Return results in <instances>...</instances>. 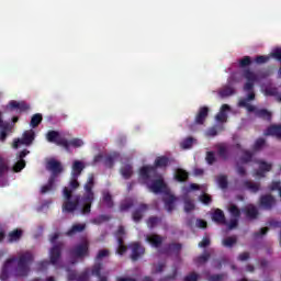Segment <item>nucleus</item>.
Segmentation results:
<instances>
[{"instance_id":"9b49d317","label":"nucleus","mask_w":281,"mask_h":281,"mask_svg":"<svg viewBox=\"0 0 281 281\" xmlns=\"http://www.w3.org/2000/svg\"><path fill=\"white\" fill-rule=\"evenodd\" d=\"M168 186L166 184V181L162 180V178H158L154 180L149 186L148 189L154 194H161L162 192H166Z\"/></svg>"},{"instance_id":"dca6fc26","label":"nucleus","mask_w":281,"mask_h":281,"mask_svg":"<svg viewBox=\"0 0 281 281\" xmlns=\"http://www.w3.org/2000/svg\"><path fill=\"white\" fill-rule=\"evenodd\" d=\"M259 169L256 170L255 176L256 177H265L266 172H271V168H273V165L265 161V160H258L257 161Z\"/></svg>"},{"instance_id":"ea45409f","label":"nucleus","mask_w":281,"mask_h":281,"mask_svg":"<svg viewBox=\"0 0 281 281\" xmlns=\"http://www.w3.org/2000/svg\"><path fill=\"white\" fill-rule=\"evenodd\" d=\"M238 106H243L244 109H247L248 113H256V106L251 105L247 102V99H241L238 103Z\"/></svg>"},{"instance_id":"a19ab883","label":"nucleus","mask_w":281,"mask_h":281,"mask_svg":"<svg viewBox=\"0 0 281 281\" xmlns=\"http://www.w3.org/2000/svg\"><path fill=\"white\" fill-rule=\"evenodd\" d=\"M236 243H238V238L236 236H231V237H226L225 239H223L222 245L224 247H234V245H236Z\"/></svg>"},{"instance_id":"69168bd1","label":"nucleus","mask_w":281,"mask_h":281,"mask_svg":"<svg viewBox=\"0 0 281 281\" xmlns=\"http://www.w3.org/2000/svg\"><path fill=\"white\" fill-rule=\"evenodd\" d=\"M268 232H269V227H262L260 232L254 233V238H260V236L267 235Z\"/></svg>"},{"instance_id":"b1692460","label":"nucleus","mask_w":281,"mask_h":281,"mask_svg":"<svg viewBox=\"0 0 281 281\" xmlns=\"http://www.w3.org/2000/svg\"><path fill=\"white\" fill-rule=\"evenodd\" d=\"M265 135H271L277 139H281V125H271L270 127L267 128V131L265 132Z\"/></svg>"},{"instance_id":"1a4fd4ad","label":"nucleus","mask_w":281,"mask_h":281,"mask_svg":"<svg viewBox=\"0 0 281 281\" xmlns=\"http://www.w3.org/2000/svg\"><path fill=\"white\" fill-rule=\"evenodd\" d=\"M244 78L247 80V82L244 85V91H254V82H258V75L250 69H246L244 70Z\"/></svg>"},{"instance_id":"5fc2aeb1","label":"nucleus","mask_w":281,"mask_h":281,"mask_svg":"<svg viewBox=\"0 0 281 281\" xmlns=\"http://www.w3.org/2000/svg\"><path fill=\"white\" fill-rule=\"evenodd\" d=\"M133 205V201L123 202L120 205V212H128Z\"/></svg>"},{"instance_id":"37998d69","label":"nucleus","mask_w":281,"mask_h":281,"mask_svg":"<svg viewBox=\"0 0 281 281\" xmlns=\"http://www.w3.org/2000/svg\"><path fill=\"white\" fill-rule=\"evenodd\" d=\"M254 159V153L249 150H244L240 157L241 164H249Z\"/></svg>"},{"instance_id":"3c124183","label":"nucleus","mask_w":281,"mask_h":281,"mask_svg":"<svg viewBox=\"0 0 281 281\" xmlns=\"http://www.w3.org/2000/svg\"><path fill=\"white\" fill-rule=\"evenodd\" d=\"M200 201L204 205H210V203H212V195H210L207 193H203L200 195Z\"/></svg>"},{"instance_id":"6e6d98bb","label":"nucleus","mask_w":281,"mask_h":281,"mask_svg":"<svg viewBox=\"0 0 281 281\" xmlns=\"http://www.w3.org/2000/svg\"><path fill=\"white\" fill-rule=\"evenodd\" d=\"M265 93L267 95H278V98H280L278 88H276V87H268V88H266L265 89Z\"/></svg>"},{"instance_id":"bf43d9fd","label":"nucleus","mask_w":281,"mask_h":281,"mask_svg":"<svg viewBox=\"0 0 281 281\" xmlns=\"http://www.w3.org/2000/svg\"><path fill=\"white\" fill-rule=\"evenodd\" d=\"M182 247L183 246L181 244H177V243H171L168 245L169 251H177V254H179V251H181Z\"/></svg>"},{"instance_id":"c03bdc74","label":"nucleus","mask_w":281,"mask_h":281,"mask_svg":"<svg viewBox=\"0 0 281 281\" xmlns=\"http://www.w3.org/2000/svg\"><path fill=\"white\" fill-rule=\"evenodd\" d=\"M210 258V252H204L203 255H200L199 257L195 258V265H205V262H207Z\"/></svg>"},{"instance_id":"a211bd4d","label":"nucleus","mask_w":281,"mask_h":281,"mask_svg":"<svg viewBox=\"0 0 281 281\" xmlns=\"http://www.w3.org/2000/svg\"><path fill=\"white\" fill-rule=\"evenodd\" d=\"M212 221L217 223V225H227V220L225 218V213L221 209H216L212 214Z\"/></svg>"},{"instance_id":"79ce46f5","label":"nucleus","mask_w":281,"mask_h":281,"mask_svg":"<svg viewBox=\"0 0 281 281\" xmlns=\"http://www.w3.org/2000/svg\"><path fill=\"white\" fill-rule=\"evenodd\" d=\"M228 212L232 218H240V209L236 204H231L228 207Z\"/></svg>"},{"instance_id":"7c9ffc66","label":"nucleus","mask_w":281,"mask_h":281,"mask_svg":"<svg viewBox=\"0 0 281 281\" xmlns=\"http://www.w3.org/2000/svg\"><path fill=\"white\" fill-rule=\"evenodd\" d=\"M183 201H184V212L187 214H190V212H193V210H195L196 205H194V201H192V199H190L189 196H184Z\"/></svg>"},{"instance_id":"4d7b16f0","label":"nucleus","mask_w":281,"mask_h":281,"mask_svg":"<svg viewBox=\"0 0 281 281\" xmlns=\"http://www.w3.org/2000/svg\"><path fill=\"white\" fill-rule=\"evenodd\" d=\"M223 280H225V273L211 274L207 278V281H223Z\"/></svg>"},{"instance_id":"4be33fe9","label":"nucleus","mask_w":281,"mask_h":281,"mask_svg":"<svg viewBox=\"0 0 281 281\" xmlns=\"http://www.w3.org/2000/svg\"><path fill=\"white\" fill-rule=\"evenodd\" d=\"M244 213L247 218H250V221H254L258 218V207H256L254 204H249L244 209Z\"/></svg>"},{"instance_id":"9d476101","label":"nucleus","mask_w":281,"mask_h":281,"mask_svg":"<svg viewBox=\"0 0 281 281\" xmlns=\"http://www.w3.org/2000/svg\"><path fill=\"white\" fill-rule=\"evenodd\" d=\"M46 169L52 172L50 177H54V179H56V177H58V175L63 172V164L52 158L46 162Z\"/></svg>"},{"instance_id":"de8ad7c7","label":"nucleus","mask_w":281,"mask_h":281,"mask_svg":"<svg viewBox=\"0 0 281 281\" xmlns=\"http://www.w3.org/2000/svg\"><path fill=\"white\" fill-rule=\"evenodd\" d=\"M271 55L267 56V55H259L255 58V63L257 65H265L266 63H269V60H271Z\"/></svg>"},{"instance_id":"2eb2a0df","label":"nucleus","mask_w":281,"mask_h":281,"mask_svg":"<svg viewBox=\"0 0 281 281\" xmlns=\"http://www.w3.org/2000/svg\"><path fill=\"white\" fill-rule=\"evenodd\" d=\"M209 115H210V108H207L206 105L201 106L194 119L195 124H200V125L205 124V120H207Z\"/></svg>"},{"instance_id":"864d4df0","label":"nucleus","mask_w":281,"mask_h":281,"mask_svg":"<svg viewBox=\"0 0 281 281\" xmlns=\"http://www.w3.org/2000/svg\"><path fill=\"white\" fill-rule=\"evenodd\" d=\"M205 159L209 166H213V164L216 161V156L214 155V151H207Z\"/></svg>"},{"instance_id":"c85d7f7f","label":"nucleus","mask_w":281,"mask_h":281,"mask_svg":"<svg viewBox=\"0 0 281 281\" xmlns=\"http://www.w3.org/2000/svg\"><path fill=\"white\" fill-rule=\"evenodd\" d=\"M121 175L123 179H131L133 177V165L127 164L121 167Z\"/></svg>"},{"instance_id":"bb28decb","label":"nucleus","mask_w":281,"mask_h":281,"mask_svg":"<svg viewBox=\"0 0 281 281\" xmlns=\"http://www.w3.org/2000/svg\"><path fill=\"white\" fill-rule=\"evenodd\" d=\"M176 201H177V198L175 195H168V196L164 198V203H165L167 212H172V210H175Z\"/></svg>"},{"instance_id":"58836bf2","label":"nucleus","mask_w":281,"mask_h":281,"mask_svg":"<svg viewBox=\"0 0 281 281\" xmlns=\"http://www.w3.org/2000/svg\"><path fill=\"white\" fill-rule=\"evenodd\" d=\"M256 115L257 117H261L262 120L271 122V112H269L267 109L257 110Z\"/></svg>"},{"instance_id":"052dcab7","label":"nucleus","mask_w":281,"mask_h":281,"mask_svg":"<svg viewBox=\"0 0 281 281\" xmlns=\"http://www.w3.org/2000/svg\"><path fill=\"white\" fill-rule=\"evenodd\" d=\"M166 269V262H160L156 266L155 270L151 271V273L155 276L157 273H164V270Z\"/></svg>"},{"instance_id":"412c9836","label":"nucleus","mask_w":281,"mask_h":281,"mask_svg":"<svg viewBox=\"0 0 281 281\" xmlns=\"http://www.w3.org/2000/svg\"><path fill=\"white\" fill-rule=\"evenodd\" d=\"M23 238V229L15 228L8 234V243H19Z\"/></svg>"},{"instance_id":"c756f323","label":"nucleus","mask_w":281,"mask_h":281,"mask_svg":"<svg viewBox=\"0 0 281 281\" xmlns=\"http://www.w3.org/2000/svg\"><path fill=\"white\" fill-rule=\"evenodd\" d=\"M244 188H247L250 192H259L260 191V183H256L249 180L244 181Z\"/></svg>"},{"instance_id":"a878e982","label":"nucleus","mask_w":281,"mask_h":281,"mask_svg":"<svg viewBox=\"0 0 281 281\" xmlns=\"http://www.w3.org/2000/svg\"><path fill=\"white\" fill-rule=\"evenodd\" d=\"M55 183L56 179H54V176H50L48 182L41 188V194H47V192H52V190H54Z\"/></svg>"},{"instance_id":"393cba45","label":"nucleus","mask_w":281,"mask_h":281,"mask_svg":"<svg viewBox=\"0 0 281 281\" xmlns=\"http://www.w3.org/2000/svg\"><path fill=\"white\" fill-rule=\"evenodd\" d=\"M82 170H85V162L80 160H75L72 164V177H80L82 175Z\"/></svg>"},{"instance_id":"e2e57ef3","label":"nucleus","mask_w":281,"mask_h":281,"mask_svg":"<svg viewBox=\"0 0 281 281\" xmlns=\"http://www.w3.org/2000/svg\"><path fill=\"white\" fill-rule=\"evenodd\" d=\"M183 281H199V274L196 272H191L183 278Z\"/></svg>"},{"instance_id":"c9c22d12","label":"nucleus","mask_w":281,"mask_h":281,"mask_svg":"<svg viewBox=\"0 0 281 281\" xmlns=\"http://www.w3.org/2000/svg\"><path fill=\"white\" fill-rule=\"evenodd\" d=\"M43 122V114L36 113L31 117V126L32 128H36Z\"/></svg>"},{"instance_id":"680f3d73","label":"nucleus","mask_w":281,"mask_h":281,"mask_svg":"<svg viewBox=\"0 0 281 281\" xmlns=\"http://www.w3.org/2000/svg\"><path fill=\"white\" fill-rule=\"evenodd\" d=\"M220 157H222V159L227 160L228 154H227V147L225 146H221L217 150Z\"/></svg>"},{"instance_id":"4c0bfd02","label":"nucleus","mask_w":281,"mask_h":281,"mask_svg":"<svg viewBox=\"0 0 281 281\" xmlns=\"http://www.w3.org/2000/svg\"><path fill=\"white\" fill-rule=\"evenodd\" d=\"M109 256H111V251L109 249H101L98 251L94 260L95 262H102V260H104V258H109Z\"/></svg>"},{"instance_id":"72a5a7b5","label":"nucleus","mask_w":281,"mask_h":281,"mask_svg":"<svg viewBox=\"0 0 281 281\" xmlns=\"http://www.w3.org/2000/svg\"><path fill=\"white\" fill-rule=\"evenodd\" d=\"M10 170V166L3 156H0V178L4 177L5 173Z\"/></svg>"},{"instance_id":"f03ea898","label":"nucleus","mask_w":281,"mask_h":281,"mask_svg":"<svg viewBox=\"0 0 281 281\" xmlns=\"http://www.w3.org/2000/svg\"><path fill=\"white\" fill-rule=\"evenodd\" d=\"M79 176H71L69 188H64V203H63V212H67L71 214V212H76L78 210V205H80V195H74V190H78L80 188V182H78Z\"/></svg>"},{"instance_id":"4468645a","label":"nucleus","mask_w":281,"mask_h":281,"mask_svg":"<svg viewBox=\"0 0 281 281\" xmlns=\"http://www.w3.org/2000/svg\"><path fill=\"white\" fill-rule=\"evenodd\" d=\"M148 212V204L142 203L138 205L137 209L134 210L132 213V218L134 223H139L144 218V214Z\"/></svg>"},{"instance_id":"774afa93","label":"nucleus","mask_w":281,"mask_h":281,"mask_svg":"<svg viewBox=\"0 0 281 281\" xmlns=\"http://www.w3.org/2000/svg\"><path fill=\"white\" fill-rule=\"evenodd\" d=\"M236 227H238V218L233 217V218L229 221L228 229H236Z\"/></svg>"},{"instance_id":"e433bc0d","label":"nucleus","mask_w":281,"mask_h":281,"mask_svg":"<svg viewBox=\"0 0 281 281\" xmlns=\"http://www.w3.org/2000/svg\"><path fill=\"white\" fill-rule=\"evenodd\" d=\"M119 155L117 154H111L105 156L104 158V166H106V168H113L114 164H115V159H117Z\"/></svg>"},{"instance_id":"f704fd0d","label":"nucleus","mask_w":281,"mask_h":281,"mask_svg":"<svg viewBox=\"0 0 281 281\" xmlns=\"http://www.w3.org/2000/svg\"><path fill=\"white\" fill-rule=\"evenodd\" d=\"M234 93H236V90L229 86H226L220 90L218 95L222 98H229V95H234Z\"/></svg>"},{"instance_id":"0eeeda50","label":"nucleus","mask_w":281,"mask_h":281,"mask_svg":"<svg viewBox=\"0 0 281 281\" xmlns=\"http://www.w3.org/2000/svg\"><path fill=\"white\" fill-rule=\"evenodd\" d=\"M36 138V133L34 130L25 131L22 135V138L13 140V148H19V145L32 146L34 139Z\"/></svg>"},{"instance_id":"ddd939ff","label":"nucleus","mask_w":281,"mask_h":281,"mask_svg":"<svg viewBox=\"0 0 281 281\" xmlns=\"http://www.w3.org/2000/svg\"><path fill=\"white\" fill-rule=\"evenodd\" d=\"M259 205L262 210H273L276 207V198L271 194L261 195Z\"/></svg>"},{"instance_id":"7ed1b4c3","label":"nucleus","mask_w":281,"mask_h":281,"mask_svg":"<svg viewBox=\"0 0 281 281\" xmlns=\"http://www.w3.org/2000/svg\"><path fill=\"white\" fill-rule=\"evenodd\" d=\"M170 166V158L168 156L156 157L154 165H146L140 167L138 175L143 181H150V179H157L159 177L158 168L166 170Z\"/></svg>"},{"instance_id":"a18cd8bd","label":"nucleus","mask_w":281,"mask_h":281,"mask_svg":"<svg viewBox=\"0 0 281 281\" xmlns=\"http://www.w3.org/2000/svg\"><path fill=\"white\" fill-rule=\"evenodd\" d=\"M103 203H105L106 207H109L111 210L114 205L113 195H111V193H109V192L104 193L103 194Z\"/></svg>"},{"instance_id":"13d9d810","label":"nucleus","mask_w":281,"mask_h":281,"mask_svg":"<svg viewBox=\"0 0 281 281\" xmlns=\"http://www.w3.org/2000/svg\"><path fill=\"white\" fill-rule=\"evenodd\" d=\"M251 65V57L245 56L243 59L239 60V67L245 68Z\"/></svg>"},{"instance_id":"6ab92c4d","label":"nucleus","mask_w":281,"mask_h":281,"mask_svg":"<svg viewBox=\"0 0 281 281\" xmlns=\"http://www.w3.org/2000/svg\"><path fill=\"white\" fill-rule=\"evenodd\" d=\"M146 240L147 243H150L151 247H155L156 249L164 244V237L158 234L147 235Z\"/></svg>"},{"instance_id":"338daca9","label":"nucleus","mask_w":281,"mask_h":281,"mask_svg":"<svg viewBox=\"0 0 281 281\" xmlns=\"http://www.w3.org/2000/svg\"><path fill=\"white\" fill-rule=\"evenodd\" d=\"M270 190L273 192L276 190H278L279 194L281 191V182L280 181H273L270 186Z\"/></svg>"},{"instance_id":"f8f14e48","label":"nucleus","mask_w":281,"mask_h":281,"mask_svg":"<svg viewBox=\"0 0 281 281\" xmlns=\"http://www.w3.org/2000/svg\"><path fill=\"white\" fill-rule=\"evenodd\" d=\"M132 254H131V260L132 262H137L144 254H146V248L142 246L139 243H134L131 245Z\"/></svg>"},{"instance_id":"09e8293b","label":"nucleus","mask_w":281,"mask_h":281,"mask_svg":"<svg viewBox=\"0 0 281 281\" xmlns=\"http://www.w3.org/2000/svg\"><path fill=\"white\" fill-rule=\"evenodd\" d=\"M217 183L222 190H226L227 186L229 184V182H227V176L221 175L217 177Z\"/></svg>"},{"instance_id":"8fccbe9b","label":"nucleus","mask_w":281,"mask_h":281,"mask_svg":"<svg viewBox=\"0 0 281 281\" xmlns=\"http://www.w3.org/2000/svg\"><path fill=\"white\" fill-rule=\"evenodd\" d=\"M192 144H194V138L192 137H187L186 139H183L180 144L181 148H183L184 150L188 148H192Z\"/></svg>"},{"instance_id":"f3484780","label":"nucleus","mask_w":281,"mask_h":281,"mask_svg":"<svg viewBox=\"0 0 281 281\" xmlns=\"http://www.w3.org/2000/svg\"><path fill=\"white\" fill-rule=\"evenodd\" d=\"M9 106L11 111L18 110L20 111V113H25V111H30V104H27L25 101L12 100L9 102Z\"/></svg>"},{"instance_id":"473e14b6","label":"nucleus","mask_w":281,"mask_h":281,"mask_svg":"<svg viewBox=\"0 0 281 281\" xmlns=\"http://www.w3.org/2000/svg\"><path fill=\"white\" fill-rule=\"evenodd\" d=\"M102 262L95 261L91 269V276H95V278L102 277Z\"/></svg>"},{"instance_id":"2f4dec72","label":"nucleus","mask_w":281,"mask_h":281,"mask_svg":"<svg viewBox=\"0 0 281 281\" xmlns=\"http://www.w3.org/2000/svg\"><path fill=\"white\" fill-rule=\"evenodd\" d=\"M161 224V217L158 216H149L147 220V227L149 229H155L157 225Z\"/></svg>"},{"instance_id":"aec40b11","label":"nucleus","mask_w":281,"mask_h":281,"mask_svg":"<svg viewBox=\"0 0 281 281\" xmlns=\"http://www.w3.org/2000/svg\"><path fill=\"white\" fill-rule=\"evenodd\" d=\"M67 147H64L67 153H70L71 148H82L85 146V142L80 138H71L70 140H67L66 138Z\"/></svg>"},{"instance_id":"cd10ccee","label":"nucleus","mask_w":281,"mask_h":281,"mask_svg":"<svg viewBox=\"0 0 281 281\" xmlns=\"http://www.w3.org/2000/svg\"><path fill=\"white\" fill-rule=\"evenodd\" d=\"M190 175L188 173V171L183 170V169H177L176 175H175V179L179 181V183H183L189 179Z\"/></svg>"},{"instance_id":"603ef678","label":"nucleus","mask_w":281,"mask_h":281,"mask_svg":"<svg viewBox=\"0 0 281 281\" xmlns=\"http://www.w3.org/2000/svg\"><path fill=\"white\" fill-rule=\"evenodd\" d=\"M25 168V160H18L16 164L13 166V172H21Z\"/></svg>"},{"instance_id":"0e129e2a","label":"nucleus","mask_w":281,"mask_h":281,"mask_svg":"<svg viewBox=\"0 0 281 281\" xmlns=\"http://www.w3.org/2000/svg\"><path fill=\"white\" fill-rule=\"evenodd\" d=\"M215 120L217 122H222V123L227 122V113H225V112L217 113L216 116H215Z\"/></svg>"},{"instance_id":"f257e3e1","label":"nucleus","mask_w":281,"mask_h":281,"mask_svg":"<svg viewBox=\"0 0 281 281\" xmlns=\"http://www.w3.org/2000/svg\"><path fill=\"white\" fill-rule=\"evenodd\" d=\"M12 262H16V266L14 268L15 278H27V276H30V265L31 262H34V255H32V252L30 251H25L19 254L18 257L8 259L4 262V266L0 273V280L5 281L8 280V278H10V271L8 270V267H10Z\"/></svg>"},{"instance_id":"6e6552de","label":"nucleus","mask_w":281,"mask_h":281,"mask_svg":"<svg viewBox=\"0 0 281 281\" xmlns=\"http://www.w3.org/2000/svg\"><path fill=\"white\" fill-rule=\"evenodd\" d=\"M46 139L50 144H56V146H63V148H67V138L60 137V133L58 131H48L46 134Z\"/></svg>"},{"instance_id":"49530a36","label":"nucleus","mask_w":281,"mask_h":281,"mask_svg":"<svg viewBox=\"0 0 281 281\" xmlns=\"http://www.w3.org/2000/svg\"><path fill=\"white\" fill-rule=\"evenodd\" d=\"M266 144H267V140L265 138H258L252 146V150L255 151L262 150Z\"/></svg>"},{"instance_id":"423d86ee","label":"nucleus","mask_w":281,"mask_h":281,"mask_svg":"<svg viewBox=\"0 0 281 281\" xmlns=\"http://www.w3.org/2000/svg\"><path fill=\"white\" fill-rule=\"evenodd\" d=\"M69 254L71 256L70 262L72 265H76V262H78L76 258L82 260L83 258L89 257V241H83L75 246L74 248L70 249Z\"/></svg>"},{"instance_id":"5701e85b","label":"nucleus","mask_w":281,"mask_h":281,"mask_svg":"<svg viewBox=\"0 0 281 281\" xmlns=\"http://www.w3.org/2000/svg\"><path fill=\"white\" fill-rule=\"evenodd\" d=\"M87 229V224H74L70 229L67 231L66 236H76Z\"/></svg>"},{"instance_id":"20e7f679","label":"nucleus","mask_w":281,"mask_h":281,"mask_svg":"<svg viewBox=\"0 0 281 281\" xmlns=\"http://www.w3.org/2000/svg\"><path fill=\"white\" fill-rule=\"evenodd\" d=\"M93 186H95V178L93 175L89 176L88 181L85 184V193L81 198L82 206L81 214H91V205L95 201V193H93Z\"/></svg>"},{"instance_id":"39448f33","label":"nucleus","mask_w":281,"mask_h":281,"mask_svg":"<svg viewBox=\"0 0 281 281\" xmlns=\"http://www.w3.org/2000/svg\"><path fill=\"white\" fill-rule=\"evenodd\" d=\"M63 247H65V244L63 241L53 245V247L49 250V261L43 260L37 262V271H45L47 267H49V265L56 267V265H58L63 256Z\"/></svg>"}]
</instances>
